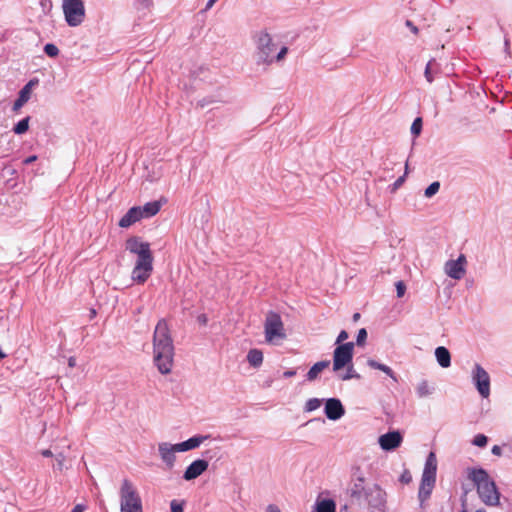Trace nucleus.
<instances>
[{"instance_id": "20", "label": "nucleus", "mask_w": 512, "mask_h": 512, "mask_svg": "<svg viewBox=\"0 0 512 512\" xmlns=\"http://www.w3.org/2000/svg\"><path fill=\"white\" fill-rule=\"evenodd\" d=\"M437 472V459L434 452H430L426 458L424 470L422 473L423 477L429 476V478L436 479Z\"/></svg>"}, {"instance_id": "53", "label": "nucleus", "mask_w": 512, "mask_h": 512, "mask_svg": "<svg viewBox=\"0 0 512 512\" xmlns=\"http://www.w3.org/2000/svg\"><path fill=\"white\" fill-rule=\"evenodd\" d=\"M4 357H5V354H4V353H3V351L0 349V360H1L2 358H4Z\"/></svg>"}, {"instance_id": "19", "label": "nucleus", "mask_w": 512, "mask_h": 512, "mask_svg": "<svg viewBox=\"0 0 512 512\" xmlns=\"http://www.w3.org/2000/svg\"><path fill=\"white\" fill-rule=\"evenodd\" d=\"M435 482H436V479H434V478H429V476H426V477L422 476L420 487H419V492H418L419 499L422 502L427 500L430 497L432 490L435 486Z\"/></svg>"}, {"instance_id": "12", "label": "nucleus", "mask_w": 512, "mask_h": 512, "mask_svg": "<svg viewBox=\"0 0 512 512\" xmlns=\"http://www.w3.org/2000/svg\"><path fill=\"white\" fill-rule=\"evenodd\" d=\"M466 257L461 254L456 260H449L445 263V273L455 280H460L465 274Z\"/></svg>"}, {"instance_id": "30", "label": "nucleus", "mask_w": 512, "mask_h": 512, "mask_svg": "<svg viewBox=\"0 0 512 512\" xmlns=\"http://www.w3.org/2000/svg\"><path fill=\"white\" fill-rule=\"evenodd\" d=\"M346 373L343 374V375H340V379L343 380V381H347V380H350V379H353V378H359V374L355 371L352 363L347 365L346 366Z\"/></svg>"}, {"instance_id": "45", "label": "nucleus", "mask_w": 512, "mask_h": 512, "mask_svg": "<svg viewBox=\"0 0 512 512\" xmlns=\"http://www.w3.org/2000/svg\"><path fill=\"white\" fill-rule=\"evenodd\" d=\"M197 319H198V322L200 324H203V325L207 324L208 319H207V316L205 314L199 315Z\"/></svg>"}, {"instance_id": "22", "label": "nucleus", "mask_w": 512, "mask_h": 512, "mask_svg": "<svg viewBox=\"0 0 512 512\" xmlns=\"http://www.w3.org/2000/svg\"><path fill=\"white\" fill-rule=\"evenodd\" d=\"M330 365L329 360H323L315 363L307 372L306 379L309 382L316 380L319 374Z\"/></svg>"}, {"instance_id": "48", "label": "nucleus", "mask_w": 512, "mask_h": 512, "mask_svg": "<svg viewBox=\"0 0 512 512\" xmlns=\"http://www.w3.org/2000/svg\"><path fill=\"white\" fill-rule=\"evenodd\" d=\"M41 455H42L43 457H52V456H53V453H52V451H51V450H49V449H44V450H42V451H41Z\"/></svg>"}, {"instance_id": "39", "label": "nucleus", "mask_w": 512, "mask_h": 512, "mask_svg": "<svg viewBox=\"0 0 512 512\" xmlns=\"http://www.w3.org/2000/svg\"><path fill=\"white\" fill-rule=\"evenodd\" d=\"M170 507L171 512H183L182 504H179L176 500L171 501Z\"/></svg>"}, {"instance_id": "11", "label": "nucleus", "mask_w": 512, "mask_h": 512, "mask_svg": "<svg viewBox=\"0 0 512 512\" xmlns=\"http://www.w3.org/2000/svg\"><path fill=\"white\" fill-rule=\"evenodd\" d=\"M178 443L172 444L169 442L158 443V453L160 459L165 464L166 469H172L176 462V452H180Z\"/></svg>"}, {"instance_id": "41", "label": "nucleus", "mask_w": 512, "mask_h": 512, "mask_svg": "<svg viewBox=\"0 0 512 512\" xmlns=\"http://www.w3.org/2000/svg\"><path fill=\"white\" fill-rule=\"evenodd\" d=\"M297 373V370L296 369H290V370H287L283 373V377L285 378H290V377H293L295 376Z\"/></svg>"}, {"instance_id": "42", "label": "nucleus", "mask_w": 512, "mask_h": 512, "mask_svg": "<svg viewBox=\"0 0 512 512\" xmlns=\"http://www.w3.org/2000/svg\"><path fill=\"white\" fill-rule=\"evenodd\" d=\"M36 160H37V156H36V155H31V156H29V157L25 158V159H24V161H23V163H24L25 165H29V164H31V163H33V162H35Z\"/></svg>"}, {"instance_id": "16", "label": "nucleus", "mask_w": 512, "mask_h": 512, "mask_svg": "<svg viewBox=\"0 0 512 512\" xmlns=\"http://www.w3.org/2000/svg\"><path fill=\"white\" fill-rule=\"evenodd\" d=\"M38 84L37 79H31L27 84H25L22 89L19 91L18 98L15 100L12 110L14 112L19 111L31 98V93L33 87Z\"/></svg>"}, {"instance_id": "32", "label": "nucleus", "mask_w": 512, "mask_h": 512, "mask_svg": "<svg viewBox=\"0 0 512 512\" xmlns=\"http://www.w3.org/2000/svg\"><path fill=\"white\" fill-rule=\"evenodd\" d=\"M44 52L49 56V57H56L58 56L59 54V49L56 45L52 44V43H47L45 46H44Z\"/></svg>"}, {"instance_id": "14", "label": "nucleus", "mask_w": 512, "mask_h": 512, "mask_svg": "<svg viewBox=\"0 0 512 512\" xmlns=\"http://www.w3.org/2000/svg\"><path fill=\"white\" fill-rule=\"evenodd\" d=\"M324 412L329 420L336 421L345 414V409L339 399L329 398L325 402Z\"/></svg>"}, {"instance_id": "1", "label": "nucleus", "mask_w": 512, "mask_h": 512, "mask_svg": "<svg viewBox=\"0 0 512 512\" xmlns=\"http://www.w3.org/2000/svg\"><path fill=\"white\" fill-rule=\"evenodd\" d=\"M255 45L254 59L258 66L268 67L285 60L289 48L277 41L266 30L258 31L253 36Z\"/></svg>"}, {"instance_id": "36", "label": "nucleus", "mask_w": 512, "mask_h": 512, "mask_svg": "<svg viewBox=\"0 0 512 512\" xmlns=\"http://www.w3.org/2000/svg\"><path fill=\"white\" fill-rule=\"evenodd\" d=\"M366 339H367V331H366V329L362 328L358 331L357 338H356V344L358 346H362V345H364Z\"/></svg>"}, {"instance_id": "54", "label": "nucleus", "mask_w": 512, "mask_h": 512, "mask_svg": "<svg viewBox=\"0 0 512 512\" xmlns=\"http://www.w3.org/2000/svg\"><path fill=\"white\" fill-rule=\"evenodd\" d=\"M475 512H486L484 509H478Z\"/></svg>"}, {"instance_id": "27", "label": "nucleus", "mask_w": 512, "mask_h": 512, "mask_svg": "<svg viewBox=\"0 0 512 512\" xmlns=\"http://www.w3.org/2000/svg\"><path fill=\"white\" fill-rule=\"evenodd\" d=\"M433 388H431L426 380L421 381L416 388V393L419 398H424L431 395Z\"/></svg>"}, {"instance_id": "44", "label": "nucleus", "mask_w": 512, "mask_h": 512, "mask_svg": "<svg viewBox=\"0 0 512 512\" xmlns=\"http://www.w3.org/2000/svg\"><path fill=\"white\" fill-rule=\"evenodd\" d=\"M86 510V506L84 504H77L71 512H84Z\"/></svg>"}, {"instance_id": "26", "label": "nucleus", "mask_w": 512, "mask_h": 512, "mask_svg": "<svg viewBox=\"0 0 512 512\" xmlns=\"http://www.w3.org/2000/svg\"><path fill=\"white\" fill-rule=\"evenodd\" d=\"M336 505L332 499H324L317 503V512H335Z\"/></svg>"}, {"instance_id": "21", "label": "nucleus", "mask_w": 512, "mask_h": 512, "mask_svg": "<svg viewBox=\"0 0 512 512\" xmlns=\"http://www.w3.org/2000/svg\"><path fill=\"white\" fill-rule=\"evenodd\" d=\"M435 357L437 363L442 368H448L451 366V354L449 350L444 346H439L435 349Z\"/></svg>"}, {"instance_id": "37", "label": "nucleus", "mask_w": 512, "mask_h": 512, "mask_svg": "<svg viewBox=\"0 0 512 512\" xmlns=\"http://www.w3.org/2000/svg\"><path fill=\"white\" fill-rule=\"evenodd\" d=\"M395 286H396L397 297L398 298L403 297L405 294V291H406V285L404 284V282L398 281Z\"/></svg>"}, {"instance_id": "7", "label": "nucleus", "mask_w": 512, "mask_h": 512, "mask_svg": "<svg viewBox=\"0 0 512 512\" xmlns=\"http://www.w3.org/2000/svg\"><path fill=\"white\" fill-rule=\"evenodd\" d=\"M265 339L269 343H275L278 340L286 338L284 324L281 316L273 311H270L265 319L264 324Z\"/></svg>"}, {"instance_id": "49", "label": "nucleus", "mask_w": 512, "mask_h": 512, "mask_svg": "<svg viewBox=\"0 0 512 512\" xmlns=\"http://www.w3.org/2000/svg\"><path fill=\"white\" fill-rule=\"evenodd\" d=\"M56 460H57V463H58L59 468H61V466H62V464H63V461H64V456H63V454H59V455H57Z\"/></svg>"}, {"instance_id": "13", "label": "nucleus", "mask_w": 512, "mask_h": 512, "mask_svg": "<svg viewBox=\"0 0 512 512\" xmlns=\"http://www.w3.org/2000/svg\"><path fill=\"white\" fill-rule=\"evenodd\" d=\"M403 441V437L399 431H390L381 435L378 439L380 447L384 451H392L398 448Z\"/></svg>"}, {"instance_id": "17", "label": "nucleus", "mask_w": 512, "mask_h": 512, "mask_svg": "<svg viewBox=\"0 0 512 512\" xmlns=\"http://www.w3.org/2000/svg\"><path fill=\"white\" fill-rule=\"evenodd\" d=\"M142 214L140 212V206L130 208L126 214L120 219L119 226L122 228H128L137 221L141 220Z\"/></svg>"}, {"instance_id": "40", "label": "nucleus", "mask_w": 512, "mask_h": 512, "mask_svg": "<svg viewBox=\"0 0 512 512\" xmlns=\"http://www.w3.org/2000/svg\"><path fill=\"white\" fill-rule=\"evenodd\" d=\"M266 512H282L280 508L275 504H269L266 507Z\"/></svg>"}, {"instance_id": "34", "label": "nucleus", "mask_w": 512, "mask_h": 512, "mask_svg": "<svg viewBox=\"0 0 512 512\" xmlns=\"http://www.w3.org/2000/svg\"><path fill=\"white\" fill-rule=\"evenodd\" d=\"M488 438L484 434H477L472 443L478 447H485L487 445Z\"/></svg>"}, {"instance_id": "25", "label": "nucleus", "mask_w": 512, "mask_h": 512, "mask_svg": "<svg viewBox=\"0 0 512 512\" xmlns=\"http://www.w3.org/2000/svg\"><path fill=\"white\" fill-rule=\"evenodd\" d=\"M247 361L253 367H259L263 362V353L259 349H251L247 354Z\"/></svg>"}, {"instance_id": "2", "label": "nucleus", "mask_w": 512, "mask_h": 512, "mask_svg": "<svg viewBox=\"0 0 512 512\" xmlns=\"http://www.w3.org/2000/svg\"><path fill=\"white\" fill-rule=\"evenodd\" d=\"M153 360L161 374H169L173 366L174 345L166 320L158 321L153 334Z\"/></svg>"}, {"instance_id": "28", "label": "nucleus", "mask_w": 512, "mask_h": 512, "mask_svg": "<svg viewBox=\"0 0 512 512\" xmlns=\"http://www.w3.org/2000/svg\"><path fill=\"white\" fill-rule=\"evenodd\" d=\"M29 121H30V116H27V117L23 118L22 120H20L16 125H14V127L12 129L13 132L17 135L26 133L27 130L29 129Z\"/></svg>"}, {"instance_id": "52", "label": "nucleus", "mask_w": 512, "mask_h": 512, "mask_svg": "<svg viewBox=\"0 0 512 512\" xmlns=\"http://www.w3.org/2000/svg\"><path fill=\"white\" fill-rule=\"evenodd\" d=\"M359 318H360V314H359V313H355V314L353 315V321H354V322L358 321V320H359Z\"/></svg>"}, {"instance_id": "4", "label": "nucleus", "mask_w": 512, "mask_h": 512, "mask_svg": "<svg viewBox=\"0 0 512 512\" xmlns=\"http://www.w3.org/2000/svg\"><path fill=\"white\" fill-rule=\"evenodd\" d=\"M125 248L128 252L137 256L131 278L134 282L143 284L153 271V255L150 244L142 241L138 236H132L126 240Z\"/></svg>"}, {"instance_id": "6", "label": "nucleus", "mask_w": 512, "mask_h": 512, "mask_svg": "<svg viewBox=\"0 0 512 512\" xmlns=\"http://www.w3.org/2000/svg\"><path fill=\"white\" fill-rule=\"evenodd\" d=\"M120 512H143L142 500L135 485L124 479L119 490Z\"/></svg>"}, {"instance_id": "15", "label": "nucleus", "mask_w": 512, "mask_h": 512, "mask_svg": "<svg viewBox=\"0 0 512 512\" xmlns=\"http://www.w3.org/2000/svg\"><path fill=\"white\" fill-rule=\"evenodd\" d=\"M209 466L208 461L204 459H197L193 461L184 471L183 479L191 481L203 474Z\"/></svg>"}, {"instance_id": "55", "label": "nucleus", "mask_w": 512, "mask_h": 512, "mask_svg": "<svg viewBox=\"0 0 512 512\" xmlns=\"http://www.w3.org/2000/svg\"><path fill=\"white\" fill-rule=\"evenodd\" d=\"M460 512H467V511H466V510H462V511H460Z\"/></svg>"}, {"instance_id": "50", "label": "nucleus", "mask_w": 512, "mask_h": 512, "mask_svg": "<svg viewBox=\"0 0 512 512\" xmlns=\"http://www.w3.org/2000/svg\"><path fill=\"white\" fill-rule=\"evenodd\" d=\"M68 366L71 367V368L76 366V358L75 357H70L68 359Z\"/></svg>"}, {"instance_id": "9", "label": "nucleus", "mask_w": 512, "mask_h": 512, "mask_svg": "<svg viewBox=\"0 0 512 512\" xmlns=\"http://www.w3.org/2000/svg\"><path fill=\"white\" fill-rule=\"evenodd\" d=\"M471 379L480 396L488 398L490 396V376L480 364L475 363L471 371Z\"/></svg>"}, {"instance_id": "10", "label": "nucleus", "mask_w": 512, "mask_h": 512, "mask_svg": "<svg viewBox=\"0 0 512 512\" xmlns=\"http://www.w3.org/2000/svg\"><path fill=\"white\" fill-rule=\"evenodd\" d=\"M354 343L347 342L338 345L333 352V370L339 371L352 363Z\"/></svg>"}, {"instance_id": "3", "label": "nucleus", "mask_w": 512, "mask_h": 512, "mask_svg": "<svg viewBox=\"0 0 512 512\" xmlns=\"http://www.w3.org/2000/svg\"><path fill=\"white\" fill-rule=\"evenodd\" d=\"M351 505L358 510L367 508L382 509L385 504V493L378 484L366 483L365 478L357 477L350 489Z\"/></svg>"}, {"instance_id": "18", "label": "nucleus", "mask_w": 512, "mask_h": 512, "mask_svg": "<svg viewBox=\"0 0 512 512\" xmlns=\"http://www.w3.org/2000/svg\"><path fill=\"white\" fill-rule=\"evenodd\" d=\"M210 435H195L186 441L178 443V449L181 452H186L198 448L202 443L209 439Z\"/></svg>"}, {"instance_id": "38", "label": "nucleus", "mask_w": 512, "mask_h": 512, "mask_svg": "<svg viewBox=\"0 0 512 512\" xmlns=\"http://www.w3.org/2000/svg\"><path fill=\"white\" fill-rule=\"evenodd\" d=\"M348 337H349V335H348L347 331H345V330L340 331V333H339V334H338V336H337V339H336L335 344H336L337 346H338V345H340V344H344L343 342H344L345 340H347V339H348Z\"/></svg>"}, {"instance_id": "51", "label": "nucleus", "mask_w": 512, "mask_h": 512, "mask_svg": "<svg viewBox=\"0 0 512 512\" xmlns=\"http://www.w3.org/2000/svg\"><path fill=\"white\" fill-rule=\"evenodd\" d=\"M215 1H216V0H208V2H207V4H206V8H207V9L211 8V7L213 6V4H214V2H215Z\"/></svg>"}, {"instance_id": "23", "label": "nucleus", "mask_w": 512, "mask_h": 512, "mask_svg": "<svg viewBox=\"0 0 512 512\" xmlns=\"http://www.w3.org/2000/svg\"><path fill=\"white\" fill-rule=\"evenodd\" d=\"M367 365L372 369H377L384 372L387 376L392 378L395 382H397V377L394 371L387 365L377 362L374 359H368Z\"/></svg>"}, {"instance_id": "43", "label": "nucleus", "mask_w": 512, "mask_h": 512, "mask_svg": "<svg viewBox=\"0 0 512 512\" xmlns=\"http://www.w3.org/2000/svg\"><path fill=\"white\" fill-rule=\"evenodd\" d=\"M491 452H492V454H493V455L500 456V455H501V453H502V449H501V447H500V446H498V445H494V446L492 447V449H491Z\"/></svg>"}, {"instance_id": "8", "label": "nucleus", "mask_w": 512, "mask_h": 512, "mask_svg": "<svg viewBox=\"0 0 512 512\" xmlns=\"http://www.w3.org/2000/svg\"><path fill=\"white\" fill-rule=\"evenodd\" d=\"M65 21L70 27L81 25L85 19V6L82 0H63Z\"/></svg>"}, {"instance_id": "46", "label": "nucleus", "mask_w": 512, "mask_h": 512, "mask_svg": "<svg viewBox=\"0 0 512 512\" xmlns=\"http://www.w3.org/2000/svg\"><path fill=\"white\" fill-rule=\"evenodd\" d=\"M406 25L411 29V31L416 34L418 32V28L413 25V23L410 20L406 21Z\"/></svg>"}, {"instance_id": "24", "label": "nucleus", "mask_w": 512, "mask_h": 512, "mask_svg": "<svg viewBox=\"0 0 512 512\" xmlns=\"http://www.w3.org/2000/svg\"><path fill=\"white\" fill-rule=\"evenodd\" d=\"M160 210V203L157 201L148 202L144 206H140V212L143 218H149L156 215Z\"/></svg>"}, {"instance_id": "35", "label": "nucleus", "mask_w": 512, "mask_h": 512, "mask_svg": "<svg viewBox=\"0 0 512 512\" xmlns=\"http://www.w3.org/2000/svg\"><path fill=\"white\" fill-rule=\"evenodd\" d=\"M435 63V60L432 59L430 60L427 65H426V68H425V72H424V75H425V78L426 80L429 82V83H432L434 78H433V75H432V66L433 64Z\"/></svg>"}, {"instance_id": "47", "label": "nucleus", "mask_w": 512, "mask_h": 512, "mask_svg": "<svg viewBox=\"0 0 512 512\" xmlns=\"http://www.w3.org/2000/svg\"><path fill=\"white\" fill-rule=\"evenodd\" d=\"M404 182V176L399 177L393 184L394 188H398Z\"/></svg>"}, {"instance_id": "31", "label": "nucleus", "mask_w": 512, "mask_h": 512, "mask_svg": "<svg viewBox=\"0 0 512 512\" xmlns=\"http://www.w3.org/2000/svg\"><path fill=\"white\" fill-rule=\"evenodd\" d=\"M440 189V183L438 181H435V182H432L426 189H425V192H424V195L425 197L427 198H431L432 196H434L436 193H438Z\"/></svg>"}, {"instance_id": "5", "label": "nucleus", "mask_w": 512, "mask_h": 512, "mask_svg": "<svg viewBox=\"0 0 512 512\" xmlns=\"http://www.w3.org/2000/svg\"><path fill=\"white\" fill-rule=\"evenodd\" d=\"M467 476L476 487L477 494L481 501L490 507L500 504V492L493 479L483 468H468Z\"/></svg>"}, {"instance_id": "29", "label": "nucleus", "mask_w": 512, "mask_h": 512, "mask_svg": "<svg viewBox=\"0 0 512 512\" xmlns=\"http://www.w3.org/2000/svg\"><path fill=\"white\" fill-rule=\"evenodd\" d=\"M322 404V400L318 398H310L307 400L304 410L305 412H312L318 409Z\"/></svg>"}, {"instance_id": "33", "label": "nucleus", "mask_w": 512, "mask_h": 512, "mask_svg": "<svg viewBox=\"0 0 512 512\" xmlns=\"http://www.w3.org/2000/svg\"><path fill=\"white\" fill-rule=\"evenodd\" d=\"M422 130V119L420 117L416 118L411 125V133L414 136H418Z\"/></svg>"}]
</instances>
